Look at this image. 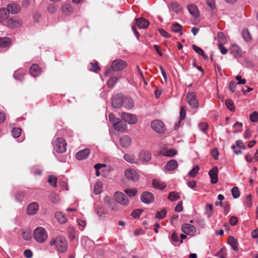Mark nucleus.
Instances as JSON below:
<instances>
[{"instance_id":"29","label":"nucleus","mask_w":258,"mask_h":258,"mask_svg":"<svg viewBox=\"0 0 258 258\" xmlns=\"http://www.w3.org/2000/svg\"><path fill=\"white\" fill-rule=\"evenodd\" d=\"M139 158L142 161L148 162L151 159V154L147 151H142L139 155Z\"/></svg>"},{"instance_id":"40","label":"nucleus","mask_w":258,"mask_h":258,"mask_svg":"<svg viewBox=\"0 0 258 258\" xmlns=\"http://www.w3.org/2000/svg\"><path fill=\"white\" fill-rule=\"evenodd\" d=\"M102 183L101 181H97L94 185V194L95 195L100 194L102 191Z\"/></svg>"},{"instance_id":"45","label":"nucleus","mask_w":258,"mask_h":258,"mask_svg":"<svg viewBox=\"0 0 258 258\" xmlns=\"http://www.w3.org/2000/svg\"><path fill=\"white\" fill-rule=\"evenodd\" d=\"M62 11L66 15H69L72 11V7L70 4L63 5L61 8Z\"/></svg>"},{"instance_id":"2","label":"nucleus","mask_w":258,"mask_h":258,"mask_svg":"<svg viewBox=\"0 0 258 258\" xmlns=\"http://www.w3.org/2000/svg\"><path fill=\"white\" fill-rule=\"evenodd\" d=\"M47 237V232L44 228L38 227L33 231V237L39 243L44 242L46 240Z\"/></svg>"},{"instance_id":"41","label":"nucleus","mask_w":258,"mask_h":258,"mask_svg":"<svg viewBox=\"0 0 258 258\" xmlns=\"http://www.w3.org/2000/svg\"><path fill=\"white\" fill-rule=\"evenodd\" d=\"M205 214L208 217H211L213 213V207L212 204H207L205 208Z\"/></svg>"},{"instance_id":"63","label":"nucleus","mask_w":258,"mask_h":258,"mask_svg":"<svg viewBox=\"0 0 258 258\" xmlns=\"http://www.w3.org/2000/svg\"><path fill=\"white\" fill-rule=\"evenodd\" d=\"M219 49L222 54H226L228 52V49L223 45V43H218Z\"/></svg>"},{"instance_id":"52","label":"nucleus","mask_w":258,"mask_h":258,"mask_svg":"<svg viewBox=\"0 0 258 258\" xmlns=\"http://www.w3.org/2000/svg\"><path fill=\"white\" fill-rule=\"evenodd\" d=\"M143 212V211L141 209H136L133 211L131 216L135 219L139 218Z\"/></svg>"},{"instance_id":"24","label":"nucleus","mask_w":258,"mask_h":258,"mask_svg":"<svg viewBox=\"0 0 258 258\" xmlns=\"http://www.w3.org/2000/svg\"><path fill=\"white\" fill-rule=\"evenodd\" d=\"M178 166L177 161L175 159H172L169 161L165 165L164 168L168 171H173L176 169Z\"/></svg>"},{"instance_id":"17","label":"nucleus","mask_w":258,"mask_h":258,"mask_svg":"<svg viewBox=\"0 0 258 258\" xmlns=\"http://www.w3.org/2000/svg\"><path fill=\"white\" fill-rule=\"evenodd\" d=\"M7 9L9 10V13L15 14L18 13L21 11L20 5L16 3H13L7 5Z\"/></svg>"},{"instance_id":"1","label":"nucleus","mask_w":258,"mask_h":258,"mask_svg":"<svg viewBox=\"0 0 258 258\" xmlns=\"http://www.w3.org/2000/svg\"><path fill=\"white\" fill-rule=\"evenodd\" d=\"M49 245L59 253H64L68 249L67 241L66 239L61 236L52 238L50 240Z\"/></svg>"},{"instance_id":"51","label":"nucleus","mask_w":258,"mask_h":258,"mask_svg":"<svg viewBox=\"0 0 258 258\" xmlns=\"http://www.w3.org/2000/svg\"><path fill=\"white\" fill-rule=\"evenodd\" d=\"M90 65L91 66V67L89 69L90 71L97 73L100 69L97 62H90Z\"/></svg>"},{"instance_id":"60","label":"nucleus","mask_w":258,"mask_h":258,"mask_svg":"<svg viewBox=\"0 0 258 258\" xmlns=\"http://www.w3.org/2000/svg\"><path fill=\"white\" fill-rule=\"evenodd\" d=\"M180 120H184L186 117V110L184 106H182L180 107Z\"/></svg>"},{"instance_id":"37","label":"nucleus","mask_w":258,"mask_h":258,"mask_svg":"<svg viewBox=\"0 0 258 258\" xmlns=\"http://www.w3.org/2000/svg\"><path fill=\"white\" fill-rule=\"evenodd\" d=\"M24 75V70L23 69H19L14 72V77L17 80L22 81Z\"/></svg>"},{"instance_id":"39","label":"nucleus","mask_w":258,"mask_h":258,"mask_svg":"<svg viewBox=\"0 0 258 258\" xmlns=\"http://www.w3.org/2000/svg\"><path fill=\"white\" fill-rule=\"evenodd\" d=\"M242 37H243V39L246 42H249L251 41L252 37H251L250 32H249L248 29H244L242 31Z\"/></svg>"},{"instance_id":"49","label":"nucleus","mask_w":258,"mask_h":258,"mask_svg":"<svg viewBox=\"0 0 258 258\" xmlns=\"http://www.w3.org/2000/svg\"><path fill=\"white\" fill-rule=\"evenodd\" d=\"M199 169L200 167L198 165H196L189 172V176L191 177H195L197 175Z\"/></svg>"},{"instance_id":"59","label":"nucleus","mask_w":258,"mask_h":258,"mask_svg":"<svg viewBox=\"0 0 258 258\" xmlns=\"http://www.w3.org/2000/svg\"><path fill=\"white\" fill-rule=\"evenodd\" d=\"M96 213L100 217L104 218L105 216V212L102 207H98L96 209Z\"/></svg>"},{"instance_id":"26","label":"nucleus","mask_w":258,"mask_h":258,"mask_svg":"<svg viewBox=\"0 0 258 258\" xmlns=\"http://www.w3.org/2000/svg\"><path fill=\"white\" fill-rule=\"evenodd\" d=\"M153 186L156 189L163 190L166 187V184L158 179H154L152 180Z\"/></svg>"},{"instance_id":"56","label":"nucleus","mask_w":258,"mask_h":258,"mask_svg":"<svg viewBox=\"0 0 258 258\" xmlns=\"http://www.w3.org/2000/svg\"><path fill=\"white\" fill-rule=\"evenodd\" d=\"M249 119L251 122H257L258 121V113L256 111L252 112L249 115Z\"/></svg>"},{"instance_id":"53","label":"nucleus","mask_w":258,"mask_h":258,"mask_svg":"<svg viewBox=\"0 0 258 258\" xmlns=\"http://www.w3.org/2000/svg\"><path fill=\"white\" fill-rule=\"evenodd\" d=\"M21 129L19 127L14 128L12 132V134L15 138H18L21 134Z\"/></svg>"},{"instance_id":"23","label":"nucleus","mask_w":258,"mask_h":258,"mask_svg":"<svg viewBox=\"0 0 258 258\" xmlns=\"http://www.w3.org/2000/svg\"><path fill=\"white\" fill-rule=\"evenodd\" d=\"M105 202L108 203V207L112 211H116L117 210V204L112 199L109 197H106L104 199Z\"/></svg>"},{"instance_id":"62","label":"nucleus","mask_w":258,"mask_h":258,"mask_svg":"<svg viewBox=\"0 0 258 258\" xmlns=\"http://www.w3.org/2000/svg\"><path fill=\"white\" fill-rule=\"evenodd\" d=\"M245 205L248 208H250L251 207L252 196L251 195H248L247 196L246 198Z\"/></svg>"},{"instance_id":"7","label":"nucleus","mask_w":258,"mask_h":258,"mask_svg":"<svg viewBox=\"0 0 258 258\" xmlns=\"http://www.w3.org/2000/svg\"><path fill=\"white\" fill-rule=\"evenodd\" d=\"M182 232L189 235L194 236L196 233V227L190 224L184 223L181 226Z\"/></svg>"},{"instance_id":"5","label":"nucleus","mask_w":258,"mask_h":258,"mask_svg":"<svg viewBox=\"0 0 258 258\" xmlns=\"http://www.w3.org/2000/svg\"><path fill=\"white\" fill-rule=\"evenodd\" d=\"M127 62L121 59L113 60L110 66V68L113 71L119 72L123 70L127 67Z\"/></svg>"},{"instance_id":"27","label":"nucleus","mask_w":258,"mask_h":258,"mask_svg":"<svg viewBox=\"0 0 258 258\" xmlns=\"http://www.w3.org/2000/svg\"><path fill=\"white\" fill-rule=\"evenodd\" d=\"M123 106L127 109H131L134 106V102L133 100L128 97H123Z\"/></svg>"},{"instance_id":"8","label":"nucleus","mask_w":258,"mask_h":258,"mask_svg":"<svg viewBox=\"0 0 258 258\" xmlns=\"http://www.w3.org/2000/svg\"><path fill=\"white\" fill-rule=\"evenodd\" d=\"M126 178L131 181H136L139 178V176L137 171L133 169H126L124 171Z\"/></svg>"},{"instance_id":"14","label":"nucleus","mask_w":258,"mask_h":258,"mask_svg":"<svg viewBox=\"0 0 258 258\" xmlns=\"http://www.w3.org/2000/svg\"><path fill=\"white\" fill-rule=\"evenodd\" d=\"M121 116L125 121L127 122L130 124H135L137 121V118L136 116L130 113L122 112Z\"/></svg>"},{"instance_id":"35","label":"nucleus","mask_w":258,"mask_h":258,"mask_svg":"<svg viewBox=\"0 0 258 258\" xmlns=\"http://www.w3.org/2000/svg\"><path fill=\"white\" fill-rule=\"evenodd\" d=\"M170 8L176 13H180L182 10L181 6L176 2H172L170 4Z\"/></svg>"},{"instance_id":"55","label":"nucleus","mask_w":258,"mask_h":258,"mask_svg":"<svg viewBox=\"0 0 258 258\" xmlns=\"http://www.w3.org/2000/svg\"><path fill=\"white\" fill-rule=\"evenodd\" d=\"M231 193L233 198L237 199L240 196V192L237 187L235 186L231 189Z\"/></svg>"},{"instance_id":"34","label":"nucleus","mask_w":258,"mask_h":258,"mask_svg":"<svg viewBox=\"0 0 258 258\" xmlns=\"http://www.w3.org/2000/svg\"><path fill=\"white\" fill-rule=\"evenodd\" d=\"M228 243L231 245L232 249L235 251H236L238 249L237 240L233 237L230 236L228 237Z\"/></svg>"},{"instance_id":"58","label":"nucleus","mask_w":258,"mask_h":258,"mask_svg":"<svg viewBox=\"0 0 258 258\" xmlns=\"http://www.w3.org/2000/svg\"><path fill=\"white\" fill-rule=\"evenodd\" d=\"M50 201L52 203H58L59 201L58 196L55 193L52 194L50 197Z\"/></svg>"},{"instance_id":"21","label":"nucleus","mask_w":258,"mask_h":258,"mask_svg":"<svg viewBox=\"0 0 258 258\" xmlns=\"http://www.w3.org/2000/svg\"><path fill=\"white\" fill-rule=\"evenodd\" d=\"M229 52L235 57H240L241 55V50L240 48L236 44H232L230 46Z\"/></svg>"},{"instance_id":"50","label":"nucleus","mask_w":258,"mask_h":258,"mask_svg":"<svg viewBox=\"0 0 258 258\" xmlns=\"http://www.w3.org/2000/svg\"><path fill=\"white\" fill-rule=\"evenodd\" d=\"M166 215V210L165 209H163L162 211L158 212L156 214L155 217L159 219H164Z\"/></svg>"},{"instance_id":"57","label":"nucleus","mask_w":258,"mask_h":258,"mask_svg":"<svg viewBox=\"0 0 258 258\" xmlns=\"http://www.w3.org/2000/svg\"><path fill=\"white\" fill-rule=\"evenodd\" d=\"M199 127L201 131L206 133L208 129V124L206 122H201L199 124Z\"/></svg>"},{"instance_id":"36","label":"nucleus","mask_w":258,"mask_h":258,"mask_svg":"<svg viewBox=\"0 0 258 258\" xmlns=\"http://www.w3.org/2000/svg\"><path fill=\"white\" fill-rule=\"evenodd\" d=\"M124 159L130 163H136L137 162L135 156L132 154H125L123 156Z\"/></svg>"},{"instance_id":"11","label":"nucleus","mask_w":258,"mask_h":258,"mask_svg":"<svg viewBox=\"0 0 258 258\" xmlns=\"http://www.w3.org/2000/svg\"><path fill=\"white\" fill-rule=\"evenodd\" d=\"M22 20L16 17L10 18L7 21V25L11 28L18 27L22 25Z\"/></svg>"},{"instance_id":"12","label":"nucleus","mask_w":258,"mask_h":258,"mask_svg":"<svg viewBox=\"0 0 258 258\" xmlns=\"http://www.w3.org/2000/svg\"><path fill=\"white\" fill-rule=\"evenodd\" d=\"M141 201L146 204H149L152 203L154 200L153 195L148 191L143 192L141 196Z\"/></svg>"},{"instance_id":"22","label":"nucleus","mask_w":258,"mask_h":258,"mask_svg":"<svg viewBox=\"0 0 258 258\" xmlns=\"http://www.w3.org/2000/svg\"><path fill=\"white\" fill-rule=\"evenodd\" d=\"M119 142L122 147L127 148L131 144V139L127 136H123L120 137Z\"/></svg>"},{"instance_id":"48","label":"nucleus","mask_w":258,"mask_h":258,"mask_svg":"<svg viewBox=\"0 0 258 258\" xmlns=\"http://www.w3.org/2000/svg\"><path fill=\"white\" fill-rule=\"evenodd\" d=\"M181 28V25L177 23H175L172 25L171 29L173 32L175 33L180 32V34L182 35V33L180 32Z\"/></svg>"},{"instance_id":"20","label":"nucleus","mask_w":258,"mask_h":258,"mask_svg":"<svg viewBox=\"0 0 258 258\" xmlns=\"http://www.w3.org/2000/svg\"><path fill=\"white\" fill-rule=\"evenodd\" d=\"M39 208L38 204L36 202H33L30 204L27 208V211L28 215H33L36 213Z\"/></svg>"},{"instance_id":"43","label":"nucleus","mask_w":258,"mask_h":258,"mask_svg":"<svg viewBox=\"0 0 258 258\" xmlns=\"http://www.w3.org/2000/svg\"><path fill=\"white\" fill-rule=\"evenodd\" d=\"M225 105L227 108L231 111H234L235 110L233 101L231 99H227L225 101Z\"/></svg>"},{"instance_id":"4","label":"nucleus","mask_w":258,"mask_h":258,"mask_svg":"<svg viewBox=\"0 0 258 258\" xmlns=\"http://www.w3.org/2000/svg\"><path fill=\"white\" fill-rule=\"evenodd\" d=\"M186 100L191 108H198L199 107V101L196 94L194 92H189L187 93Z\"/></svg>"},{"instance_id":"16","label":"nucleus","mask_w":258,"mask_h":258,"mask_svg":"<svg viewBox=\"0 0 258 258\" xmlns=\"http://www.w3.org/2000/svg\"><path fill=\"white\" fill-rule=\"evenodd\" d=\"M232 149L233 150L234 153L236 155H238L242 153L240 149H245L246 147L243 144L242 141L241 140H237L236 141V146L233 145L231 147Z\"/></svg>"},{"instance_id":"30","label":"nucleus","mask_w":258,"mask_h":258,"mask_svg":"<svg viewBox=\"0 0 258 258\" xmlns=\"http://www.w3.org/2000/svg\"><path fill=\"white\" fill-rule=\"evenodd\" d=\"M11 39L9 37H0V47L7 48L10 46Z\"/></svg>"},{"instance_id":"32","label":"nucleus","mask_w":258,"mask_h":258,"mask_svg":"<svg viewBox=\"0 0 258 258\" xmlns=\"http://www.w3.org/2000/svg\"><path fill=\"white\" fill-rule=\"evenodd\" d=\"M30 73L33 77H36L40 74L39 67L36 64H33L30 68Z\"/></svg>"},{"instance_id":"54","label":"nucleus","mask_w":258,"mask_h":258,"mask_svg":"<svg viewBox=\"0 0 258 258\" xmlns=\"http://www.w3.org/2000/svg\"><path fill=\"white\" fill-rule=\"evenodd\" d=\"M177 151L173 149H171L166 152H164L163 155L164 156H167V157H173L176 155Z\"/></svg>"},{"instance_id":"38","label":"nucleus","mask_w":258,"mask_h":258,"mask_svg":"<svg viewBox=\"0 0 258 258\" xmlns=\"http://www.w3.org/2000/svg\"><path fill=\"white\" fill-rule=\"evenodd\" d=\"M180 199V195L178 192L176 191L170 192L168 197V199L171 202L177 201Z\"/></svg>"},{"instance_id":"6","label":"nucleus","mask_w":258,"mask_h":258,"mask_svg":"<svg viewBox=\"0 0 258 258\" xmlns=\"http://www.w3.org/2000/svg\"><path fill=\"white\" fill-rule=\"evenodd\" d=\"M151 127L153 131L158 134H162L165 132L166 127L164 123L158 119L154 120L151 122Z\"/></svg>"},{"instance_id":"15","label":"nucleus","mask_w":258,"mask_h":258,"mask_svg":"<svg viewBox=\"0 0 258 258\" xmlns=\"http://www.w3.org/2000/svg\"><path fill=\"white\" fill-rule=\"evenodd\" d=\"M136 23L139 29H146L149 25V21L143 17L136 18Z\"/></svg>"},{"instance_id":"47","label":"nucleus","mask_w":258,"mask_h":258,"mask_svg":"<svg viewBox=\"0 0 258 258\" xmlns=\"http://www.w3.org/2000/svg\"><path fill=\"white\" fill-rule=\"evenodd\" d=\"M124 191L130 197L135 196L137 193V190L136 188H127Z\"/></svg>"},{"instance_id":"42","label":"nucleus","mask_w":258,"mask_h":258,"mask_svg":"<svg viewBox=\"0 0 258 258\" xmlns=\"http://www.w3.org/2000/svg\"><path fill=\"white\" fill-rule=\"evenodd\" d=\"M118 80V78L116 77H111L107 81V86L109 88H113L116 82Z\"/></svg>"},{"instance_id":"28","label":"nucleus","mask_w":258,"mask_h":258,"mask_svg":"<svg viewBox=\"0 0 258 258\" xmlns=\"http://www.w3.org/2000/svg\"><path fill=\"white\" fill-rule=\"evenodd\" d=\"M55 218L61 224H64L67 222V218L66 215L61 212H56L55 213Z\"/></svg>"},{"instance_id":"44","label":"nucleus","mask_w":258,"mask_h":258,"mask_svg":"<svg viewBox=\"0 0 258 258\" xmlns=\"http://www.w3.org/2000/svg\"><path fill=\"white\" fill-rule=\"evenodd\" d=\"M219 43H224L227 41L226 37L222 32H219L217 35Z\"/></svg>"},{"instance_id":"25","label":"nucleus","mask_w":258,"mask_h":258,"mask_svg":"<svg viewBox=\"0 0 258 258\" xmlns=\"http://www.w3.org/2000/svg\"><path fill=\"white\" fill-rule=\"evenodd\" d=\"M115 130L118 132H123L127 129V125L124 121L118 120L113 125Z\"/></svg>"},{"instance_id":"10","label":"nucleus","mask_w":258,"mask_h":258,"mask_svg":"<svg viewBox=\"0 0 258 258\" xmlns=\"http://www.w3.org/2000/svg\"><path fill=\"white\" fill-rule=\"evenodd\" d=\"M123 96L120 95L115 96L111 102L112 106L114 108H119L123 106Z\"/></svg>"},{"instance_id":"33","label":"nucleus","mask_w":258,"mask_h":258,"mask_svg":"<svg viewBox=\"0 0 258 258\" xmlns=\"http://www.w3.org/2000/svg\"><path fill=\"white\" fill-rule=\"evenodd\" d=\"M192 48L196 53L202 56L204 59L207 60L208 59V56L204 53V51L200 47L195 44H193L192 45Z\"/></svg>"},{"instance_id":"19","label":"nucleus","mask_w":258,"mask_h":258,"mask_svg":"<svg viewBox=\"0 0 258 258\" xmlns=\"http://www.w3.org/2000/svg\"><path fill=\"white\" fill-rule=\"evenodd\" d=\"M90 150L88 148L82 150L77 152L76 154V158L77 160H82L86 159L90 154Z\"/></svg>"},{"instance_id":"46","label":"nucleus","mask_w":258,"mask_h":258,"mask_svg":"<svg viewBox=\"0 0 258 258\" xmlns=\"http://www.w3.org/2000/svg\"><path fill=\"white\" fill-rule=\"evenodd\" d=\"M56 181H57V178L55 176H54L53 175H50L48 176V182L52 187L56 186Z\"/></svg>"},{"instance_id":"3","label":"nucleus","mask_w":258,"mask_h":258,"mask_svg":"<svg viewBox=\"0 0 258 258\" xmlns=\"http://www.w3.org/2000/svg\"><path fill=\"white\" fill-rule=\"evenodd\" d=\"M53 150L59 153H62L66 151L67 143L66 141L61 138H56L52 141Z\"/></svg>"},{"instance_id":"9","label":"nucleus","mask_w":258,"mask_h":258,"mask_svg":"<svg viewBox=\"0 0 258 258\" xmlns=\"http://www.w3.org/2000/svg\"><path fill=\"white\" fill-rule=\"evenodd\" d=\"M116 201L123 206H127L129 201L127 197L121 192L116 191L114 194Z\"/></svg>"},{"instance_id":"31","label":"nucleus","mask_w":258,"mask_h":258,"mask_svg":"<svg viewBox=\"0 0 258 258\" xmlns=\"http://www.w3.org/2000/svg\"><path fill=\"white\" fill-rule=\"evenodd\" d=\"M10 13L7 8L0 9V22L5 21L9 16Z\"/></svg>"},{"instance_id":"64","label":"nucleus","mask_w":258,"mask_h":258,"mask_svg":"<svg viewBox=\"0 0 258 258\" xmlns=\"http://www.w3.org/2000/svg\"><path fill=\"white\" fill-rule=\"evenodd\" d=\"M57 9V7L53 4H50L48 6L47 10L50 13H54Z\"/></svg>"},{"instance_id":"61","label":"nucleus","mask_w":258,"mask_h":258,"mask_svg":"<svg viewBox=\"0 0 258 258\" xmlns=\"http://www.w3.org/2000/svg\"><path fill=\"white\" fill-rule=\"evenodd\" d=\"M159 32L160 34L165 38H170L171 35L169 33H168L167 31H166L163 28H159L158 29Z\"/></svg>"},{"instance_id":"18","label":"nucleus","mask_w":258,"mask_h":258,"mask_svg":"<svg viewBox=\"0 0 258 258\" xmlns=\"http://www.w3.org/2000/svg\"><path fill=\"white\" fill-rule=\"evenodd\" d=\"M187 9L190 15L194 18H197L199 17V11L196 5L193 4H188L187 6Z\"/></svg>"},{"instance_id":"13","label":"nucleus","mask_w":258,"mask_h":258,"mask_svg":"<svg viewBox=\"0 0 258 258\" xmlns=\"http://www.w3.org/2000/svg\"><path fill=\"white\" fill-rule=\"evenodd\" d=\"M209 175L211 178V182L212 184L217 183L218 181V168L217 166H214L209 171Z\"/></svg>"}]
</instances>
